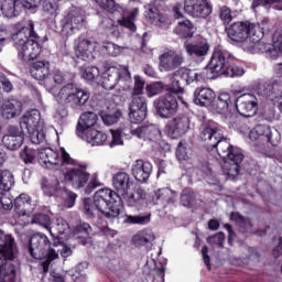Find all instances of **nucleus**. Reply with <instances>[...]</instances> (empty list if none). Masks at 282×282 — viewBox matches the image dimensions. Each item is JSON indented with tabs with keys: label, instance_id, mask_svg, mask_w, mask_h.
Here are the masks:
<instances>
[{
	"label": "nucleus",
	"instance_id": "1",
	"mask_svg": "<svg viewBox=\"0 0 282 282\" xmlns=\"http://www.w3.org/2000/svg\"><path fill=\"white\" fill-rule=\"evenodd\" d=\"M20 158L24 164H36L39 162L43 169L59 171L64 182L73 184L76 188H80L87 182L88 174L85 173L84 169H67V166H76V160L68 154L65 148L54 151L52 148L36 149L32 145H26L20 153Z\"/></svg>",
	"mask_w": 282,
	"mask_h": 282
},
{
	"label": "nucleus",
	"instance_id": "2",
	"mask_svg": "<svg viewBox=\"0 0 282 282\" xmlns=\"http://www.w3.org/2000/svg\"><path fill=\"white\" fill-rule=\"evenodd\" d=\"M224 132L214 123L203 127L200 140L210 149H216L218 155L225 160L223 171L229 178L235 180L239 175V164L243 162V153L239 148L231 147L227 140H223Z\"/></svg>",
	"mask_w": 282,
	"mask_h": 282
},
{
	"label": "nucleus",
	"instance_id": "3",
	"mask_svg": "<svg viewBox=\"0 0 282 282\" xmlns=\"http://www.w3.org/2000/svg\"><path fill=\"white\" fill-rule=\"evenodd\" d=\"M180 78L185 83V85H191L192 83H199V80L210 77L205 76L204 73H199V70L187 67L178 68L173 74L172 86L167 89L166 94L154 101L155 111L161 118H171V116H175V113H177V94H182V91H184Z\"/></svg>",
	"mask_w": 282,
	"mask_h": 282
},
{
	"label": "nucleus",
	"instance_id": "4",
	"mask_svg": "<svg viewBox=\"0 0 282 282\" xmlns=\"http://www.w3.org/2000/svg\"><path fill=\"white\" fill-rule=\"evenodd\" d=\"M29 252L33 259L40 261L44 260L42 262V268L45 273L50 270V263L58 258V252L64 259L72 257V248L63 242H59L58 245L54 242L52 246L50 238L43 232H36L31 236L29 241Z\"/></svg>",
	"mask_w": 282,
	"mask_h": 282
},
{
	"label": "nucleus",
	"instance_id": "5",
	"mask_svg": "<svg viewBox=\"0 0 282 282\" xmlns=\"http://www.w3.org/2000/svg\"><path fill=\"white\" fill-rule=\"evenodd\" d=\"M122 198L118 193L109 188L98 189L94 198L84 199V213L87 217H96L98 213L107 219H118L120 216Z\"/></svg>",
	"mask_w": 282,
	"mask_h": 282
},
{
	"label": "nucleus",
	"instance_id": "6",
	"mask_svg": "<svg viewBox=\"0 0 282 282\" xmlns=\"http://www.w3.org/2000/svg\"><path fill=\"white\" fill-rule=\"evenodd\" d=\"M34 39H39L34 32V22L29 21L26 26L21 23L13 26L12 41L20 61H34L41 55V44Z\"/></svg>",
	"mask_w": 282,
	"mask_h": 282
},
{
	"label": "nucleus",
	"instance_id": "7",
	"mask_svg": "<svg viewBox=\"0 0 282 282\" xmlns=\"http://www.w3.org/2000/svg\"><path fill=\"white\" fill-rule=\"evenodd\" d=\"M267 23V21H262L258 24L251 22H236L227 29V36L230 41H234V43H239L245 52H252L254 45L263 39V30Z\"/></svg>",
	"mask_w": 282,
	"mask_h": 282
},
{
	"label": "nucleus",
	"instance_id": "8",
	"mask_svg": "<svg viewBox=\"0 0 282 282\" xmlns=\"http://www.w3.org/2000/svg\"><path fill=\"white\" fill-rule=\"evenodd\" d=\"M0 282H14L17 279V272L14 265L8 263V261H14L19 250L17 249V242L10 235H6L0 230ZM4 259V260H3Z\"/></svg>",
	"mask_w": 282,
	"mask_h": 282
},
{
	"label": "nucleus",
	"instance_id": "9",
	"mask_svg": "<svg viewBox=\"0 0 282 282\" xmlns=\"http://www.w3.org/2000/svg\"><path fill=\"white\" fill-rule=\"evenodd\" d=\"M46 89L54 96L56 102L62 105V107H65V105L83 107V105L89 100V93L73 83L66 84L59 88V90H56L54 84L50 83V79H47Z\"/></svg>",
	"mask_w": 282,
	"mask_h": 282
},
{
	"label": "nucleus",
	"instance_id": "10",
	"mask_svg": "<svg viewBox=\"0 0 282 282\" xmlns=\"http://www.w3.org/2000/svg\"><path fill=\"white\" fill-rule=\"evenodd\" d=\"M41 188L47 197H56L57 202L65 208H74L76 204V193L67 191L56 176L43 178Z\"/></svg>",
	"mask_w": 282,
	"mask_h": 282
},
{
	"label": "nucleus",
	"instance_id": "11",
	"mask_svg": "<svg viewBox=\"0 0 282 282\" xmlns=\"http://www.w3.org/2000/svg\"><path fill=\"white\" fill-rule=\"evenodd\" d=\"M142 94H144V79L137 75L134 76V88L129 106V118L134 124L144 121V118H147V99Z\"/></svg>",
	"mask_w": 282,
	"mask_h": 282
},
{
	"label": "nucleus",
	"instance_id": "12",
	"mask_svg": "<svg viewBox=\"0 0 282 282\" xmlns=\"http://www.w3.org/2000/svg\"><path fill=\"white\" fill-rule=\"evenodd\" d=\"M120 83L122 89H129L131 85V73L127 66H108L105 68V72L101 74V87L104 89H115L116 86Z\"/></svg>",
	"mask_w": 282,
	"mask_h": 282
},
{
	"label": "nucleus",
	"instance_id": "13",
	"mask_svg": "<svg viewBox=\"0 0 282 282\" xmlns=\"http://www.w3.org/2000/svg\"><path fill=\"white\" fill-rule=\"evenodd\" d=\"M21 129H26L29 138L33 144L45 142V132L41 124V112L37 109H32L23 115L20 120Z\"/></svg>",
	"mask_w": 282,
	"mask_h": 282
},
{
	"label": "nucleus",
	"instance_id": "14",
	"mask_svg": "<svg viewBox=\"0 0 282 282\" xmlns=\"http://www.w3.org/2000/svg\"><path fill=\"white\" fill-rule=\"evenodd\" d=\"M210 111L220 116L221 120L227 124L237 122V107L232 104V97L228 93H221L217 99L212 102Z\"/></svg>",
	"mask_w": 282,
	"mask_h": 282
},
{
	"label": "nucleus",
	"instance_id": "15",
	"mask_svg": "<svg viewBox=\"0 0 282 282\" xmlns=\"http://www.w3.org/2000/svg\"><path fill=\"white\" fill-rule=\"evenodd\" d=\"M272 130H270V127L258 124L249 132V139L251 142L254 143V147H257L258 151H263V147L268 144H272V147H276L279 144V139H273Z\"/></svg>",
	"mask_w": 282,
	"mask_h": 282
},
{
	"label": "nucleus",
	"instance_id": "16",
	"mask_svg": "<svg viewBox=\"0 0 282 282\" xmlns=\"http://www.w3.org/2000/svg\"><path fill=\"white\" fill-rule=\"evenodd\" d=\"M184 12L193 19H206L213 13V7L208 0H184Z\"/></svg>",
	"mask_w": 282,
	"mask_h": 282
},
{
	"label": "nucleus",
	"instance_id": "17",
	"mask_svg": "<svg viewBox=\"0 0 282 282\" xmlns=\"http://www.w3.org/2000/svg\"><path fill=\"white\" fill-rule=\"evenodd\" d=\"M131 191L126 192L122 195L121 202H123L126 206H129L130 208H137L138 210L147 208V206H149V198H147V193H144V191L140 187H132Z\"/></svg>",
	"mask_w": 282,
	"mask_h": 282
},
{
	"label": "nucleus",
	"instance_id": "18",
	"mask_svg": "<svg viewBox=\"0 0 282 282\" xmlns=\"http://www.w3.org/2000/svg\"><path fill=\"white\" fill-rule=\"evenodd\" d=\"M258 109L259 101L257 100V97L254 95L245 94L238 98L236 111H238L240 116H245V118H252V116H257Z\"/></svg>",
	"mask_w": 282,
	"mask_h": 282
},
{
	"label": "nucleus",
	"instance_id": "19",
	"mask_svg": "<svg viewBox=\"0 0 282 282\" xmlns=\"http://www.w3.org/2000/svg\"><path fill=\"white\" fill-rule=\"evenodd\" d=\"M183 63L184 56L173 50L166 51L159 56L160 72H173Z\"/></svg>",
	"mask_w": 282,
	"mask_h": 282
},
{
	"label": "nucleus",
	"instance_id": "20",
	"mask_svg": "<svg viewBox=\"0 0 282 282\" xmlns=\"http://www.w3.org/2000/svg\"><path fill=\"white\" fill-rule=\"evenodd\" d=\"M230 64V54L216 50L208 64L209 72L216 76H225Z\"/></svg>",
	"mask_w": 282,
	"mask_h": 282
},
{
	"label": "nucleus",
	"instance_id": "21",
	"mask_svg": "<svg viewBox=\"0 0 282 282\" xmlns=\"http://www.w3.org/2000/svg\"><path fill=\"white\" fill-rule=\"evenodd\" d=\"M144 17L151 25H155V28L160 30H169V28H171V18L162 13L159 8L148 6Z\"/></svg>",
	"mask_w": 282,
	"mask_h": 282
},
{
	"label": "nucleus",
	"instance_id": "22",
	"mask_svg": "<svg viewBox=\"0 0 282 282\" xmlns=\"http://www.w3.org/2000/svg\"><path fill=\"white\" fill-rule=\"evenodd\" d=\"M48 232L53 239H58L59 241H67L72 237L69 223L61 217L52 220Z\"/></svg>",
	"mask_w": 282,
	"mask_h": 282
},
{
	"label": "nucleus",
	"instance_id": "23",
	"mask_svg": "<svg viewBox=\"0 0 282 282\" xmlns=\"http://www.w3.org/2000/svg\"><path fill=\"white\" fill-rule=\"evenodd\" d=\"M74 50L77 58L91 61V58H94V52L98 50V44L95 41L79 37L75 41Z\"/></svg>",
	"mask_w": 282,
	"mask_h": 282
},
{
	"label": "nucleus",
	"instance_id": "24",
	"mask_svg": "<svg viewBox=\"0 0 282 282\" xmlns=\"http://www.w3.org/2000/svg\"><path fill=\"white\" fill-rule=\"evenodd\" d=\"M24 140L23 131L17 127H9L8 133L2 137V144L9 151H17L21 149Z\"/></svg>",
	"mask_w": 282,
	"mask_h": 282
},
{
	"label": "nucleus",
	"instance_id": "25",
	"mask_svg": "<svg viewBox=\"0 0 282 282\" xmlns=\"http://www.w3.org/2000/svg\"><path fill=\"white\" fill-rule=\"evenodd\" d=\"M132 135L143 140V142H158L162 138V131L155 124L142 126L132 130Z\"/></svg>",
	"mask_w": 282,
	"mask_h": 282
},
{
	"label": "nucleus",
	"instance_id": "26",
	"mask_svg": "<svg viewBox=\"0 0 282 282\" xmlns=\"http://www.w3.org/2000/svg\"><path fill=\"white\" fill-rule=\"evenodd\" d=\"M83 15L77 8H74L66 17V22L62 28V33L64 36H72L75 30H79L83 25Z\"/></svg>",
	"mask_w": 282,
	"mask_h": 282
},
{
	"label": "nucleus",
	"instance_id": "27",
	"mask_svg": "<svg viewBox=\"0 0 282 282\" xmlns=\"http://www.w3.org/2000/svg\"><path fill=\"white\" fill-rule=\"evenodd\" d=\"M191 127V121L188 118H175L167 124V135L175 140L182 138Z\"/></svg>",
	"mask_w": 282,
	"mask_h": 282
},
{
	"label": "nucleus",
	"instance_id": "28",
	"mask_svg": "<svg viewBox=\"0 0 282 282\" xmlns=\"http://www.w3.org/2000/svg\"><path fill=\"white\" fill-rule=\"evenodd\" d=\"M184 48L188 56H206L208 54V51L210 50V45L208 44V41L204 37H198L196 41L189 42L186 41L184 43Z\"/></svg>",
	"mask_w": 282,
	"mask_h": 282
},
{
	"label": "nucleus",
	"instance_id": "29",
	"mask_svg": "<svg viewBox=\"0 0 282 282\" xmlns=\"http://www.w3.org/2000/svg\"><path fill=\"white\" fill-rule=\"evenodd\" d=\"M34 208H36V205L32 203V197L28 194H20L14 199V212L19 217H29L34 213Z\"/></svg>",
	"mask_w": 282,
	"mask_h": 282
},
{
	"label": "nucleus",
	"instance_id": "30",
	"mask_svg": "<svg viewBox=\"0 0 282 282\" xmlns=\"http://www.w3.org/2000/svg\"><path fill=\"white\" fill-rule=\"evenodd\" d=\"M132 175L137 182L144 184L149 177H151V173H153V165L143 160H137L131 167Z\"/></svg>",
	"mask_w": 282,
	"mask_h": 282
},
{
	"label": "nucleus",
	"instance_id": "31",
	"mask_svg": "<svg viewBox=\"0 0 282 282\" xmlns=\"http://www.w3.org/2000/svg\"><path fill=\"white\" fill-rule=\"evenodd\" d=\"M112 186L117 193L121 196L126 195L131 188H133V181L127 172H117L112 176Z\"/></svg>",
	"mask_w": 282,
	"mask_h": 282
},
{
	"label": "nucleus",
	"instance_id": "32",
	"mask_svg": "<svg viewBox=\"0 0 282 282\" xmlns=\"http://www.w3.org/2000/svg\"><path fill=\"white\" fill-rule=\"evenodd\" d=\"M31 76H33L35 80H42L44 87L47 89V80L52 83V77L50 76V62H35L31 67Z\"/></svg>",
	"mask_w": 282,
	"mask_h": 282
},
{
	"label": "nucleus",
	"instance_id": "33",
	"mask_svg": "<svg viewBox=\"0 0 282 282\" xmlns=\"http://www.w3.org/2000/svg\"><path fill=\"white\" fill-rule=\"evenodd\" d=\"M66 169H70V170H80L84 169V173L88 174L87 180L85 182V184L83 186L76 187L74 186V184H72L73 188H85V193L86 195H90V193L95 189L98 188L99 186H102V184L100 183V180H98V173H94L90 177L89 181V173L87 172V164L85 165H78V162H76L75 165H67Z\"/></svg>",
	"mask_w": 282,
	"mask_h": 282
},
{
	"label": "nucleus",
	"instance_id": "34",
	"mask_svg": "<svg viewBox=\"0 0 282 282\" xmlns=\"http://www.w3.org/2000/svg\"><path fill=\"white\" fill-rule=\"evenodd\" d=\"M258 50L260 52H265V54L272 61L276 58H282V37L276 39V34L273 36V44H265L263 42L258 44Z\"/></svg>",
	"mask_w": 282,
	"mask_h": 282
},
{
	"label": "nucleus",
	"instance_id": "35",
	"mask_svg": "<svg viewBox=\"0 0 282 282\" xmlns=\"http://www.w3.org/2000/svg\"><path fill=\"white\" fill-rule=\"evenodd\" d=\"M78 138L90 144V147H105L107 140H109L107 133L96 129H90Z\"/></svg>",
	"mask_w": 282,
	"mask_h": 282
},
{
	"label": "nucleus",
	"instance_id": "36",
	"mask_svg": "<svg viewBox=\"0 0 282 282\" xmlns=\"http://www.w3.org/2000/svg\"><path fill=\"white\" fill-rule=\"evenodd\" d=\"M96 122H98V115L91 111L83 112L76 128L77 135L79 137L87 133V131L91 130V127H94Z\"/></svg>",
	"mask_w": 282,
	"mask_h": 282
},
{
	"label": "nucleus",
	"instance_id": "37",
	"mask_svg": "<svg viewBox=\"0 0 282 282\" xmlns=\"http://www.w3.org/2000/svg\"><path fill=\"white\" fill-rule=\"evenodd\" d=\"M23 112V104L17 99H10L2 104L1 115L7 120L17 118L20 113Z\"/></svg>",
	"mask_w": 282,
	"mask_h": 282
},
{
	"label": "nucleus",
	"instance_id": "38",
	"mask_svg": "<svg viewBox=\"0 0 282 282\" xmlns=\"http://www.w3.org/2000/svg\"><path fill=\"white\" fill-rule=\"evenodd\" d=\"M194 102L199 107H210L215 100V91L210 88H200L194 94Z\"/></svg>",
	"mask_w": 282,
	"mask_h": 282
},
{
	"label": "nucleus",
	"instance_id": "39",
	"mask_svg": "<svg viewBox=\"0 0 282 282\" xmlns=\"http://www.w3.org/2000/svg\"><path fill=\"white\" fill-rule=\"evenodd\" d=\"M140 15V9L133 8L129 11L128 15H122L121 19H118L117 22L119 25L127 28L130 32H135V21H138V17Z\"/></svg>",
	"mask_w": 282,
	"mask_h": 282
},
{
	"label": "nucleus",
	"instance_id": "40",
	"mask_svg": "<svg viewBox=\"0 0 282 282\" xmlns=\"http://www.w3.org/2000/svg\"><path fill=\"white\" fill-rule=\"evenodd\" d=\"M175 34L183 36V39H191L195 34V25L191 20L178 21L175 28Z\"/></svg>",
	"mask_w": 282,
	"mask_h": 282
},
{
	"label": "nucleus",
	"instance_id": "41",
	"mask_svg": "<svg viewBox=\"0 0 282 282\" xmlns=\"http://www.w3.org/2000/svg\"><path fill=\"white\" fill-rule=\"evenodd\" d=\"M154 199H156V203L166 202L167 204H175L177 202V192H173L169 187L161 188L154 193Z\"/></svg>",
	"mask_w": 282,
	"mask_h": 282
},
{
	"label": "nucleus",
	"instance_id": "42",
	"mask_svg": "<svg viewBox=\"0 0 282 282\" xmlns=\"http://www.w3.org/2000/svg\"><path fill=\"white\" fill-rule=\"evenodd\" d=\"M21 10V0H4L1 4V12L8 18L17 17Z\"/></svg>",
	"mask_w": 282,
	"mask_h": 282
},
{
	"label": "nucleus",
	"instance_id": "43",
	"mask_svg": "<svg viewBox=\"0 0 282 282\" xmlns=\"http://www.w3.org/2000/svg\"><path fill=\"white\" fill-rule=\"evenodd\" d=\"M14 186V175L8 170H0V191H10Z\"/></svg>",
	"mask_w": 282,
	"mask_h": 282
},
{
	"label": "nucleus",
	"instance_id": "44",
	"mask_svg": "<svg viewBox=\"0 0 282 282\" xmlns=\"http://www.w3.org/2000/svg\"><path fill=\"white\" fill-rule=\"evenodd\" d=\"M110 133L112 135V140L109 143V147L111 149H113V147H122V144H124V135H127V130H110Z\"/></svg>",
	"mask_w": 282,
	"mask_h": 282
},
{
	"label": "nucleus",
	"instance_id": "45",
	"mask_svg": "<svg viewBox=\"0 0 282 282\" xmlns=\"http://www.w3.org/2000/svg\"><path fill=\"white\" fill-rule=\"evenodd\" d=\"M164 90V84L162 82H154L145 85V95L148 98H153Z\"/></svg>",
	"mask_w": 282,
	"mask_h": 282
},
{
	"label": "nucleus",
	"instance_id": "46",
	"mask_svg": "<svg viewBox=\"0 0 282 282\" xmlns=\"http://www.w3.org/2000/svg\"><path fill=\"white\" fill-rule=\"evenodd\" d=\"M80 72L85 80H96L100 76V70L95 66H84Z\"/></svg>",
	"mask_w": 282,
	"mask_h": 282
},
{
	"label": "nucleus",
	"instance_id": "47",
	"mask_svg": "<svg viewBox=\"0 0 282 282\" xmlns=\"http://www.w3.org/2000/svg\"><path fill=\"white\" fill-rule=\"evenodd\" d=\"M100 116L105 124L111 126V124H116V122H118V120L122 118V112L120 110H117L113 113L101 111Z\"/></svg>",
	"mask_w": 282,
	"mask_h": 282
},
{
	"label": "nucleus",
	"instance_id": "48",
	"mask_svg": "<svg viewBox=\"0 0 282 282\" xmlns=\"http://www.w3.org/2000/svg\"><path fill=\"white\" fill-rule=\"evenodd\" d=\"M230 220L235 221L237 226L243 228L245 230H250L252 228V223L248 218H243V216L239 215L238 213H232L230 215Z\"/></svg>",
	"mask_w": 282,
	"mask_h": 282
},
{
	"label": "nucleus",
	"instance_id": "49",
	"mask_svg": "<svg viewBox=\"0 0 282 282\" xmlns=\"http://www.w3.org/2000/svg\"><path fill=\"white\" fill-rule=\"evenodd\" d=\"M133 239L135 243H138L139 246H144L145 243H151V241H153L155 237L153 236V232H151L150 230H143L139 232L137 236H134Z\"/></svg>",
	"mask_w": 282,
	"mask_h": 282
},
{
	"label": "nucleus",
	"instance_id": "50",
	"mask_svg": "<svg viewBox=\"0 0 282 282\" xmlns=\"http://www.w3.org/2000/svg\"><path fill=\"white\" fill-rule=\"evenodd\" d=\"M31 224H39V226H42L50 232V228L52 227V219H50V216L45 214H39L33 217Z\"/></svg>",
	"mask_w": 282,
	"mask_h": 282
},
{
	"label": "nucleus",
	"instance_id": "51",
	"mask_svg": "<svg viewBox=\"0 0 282 282\" xmlns=\"http://www.w3.org/2000/svg\"><path fill=\"white\" fill-rule=\"evenodd\" d=\"M192 151L184 145V142H180L176 149V158L180 162L191 160Z\"/></svg>",
	"mask_w": 282,
	"mask_h": 282
},
{
	"label": "nucleus",
	"instance_id": "52",
	"mask_svg": "<svg viewBox=\"0 0 282 282\" xmlns=\"http://www.w3.org/2000/svg\"><path fill=\"white\" fill-rule=\"evenodd\" d=\"M151 223V214L145 216H127L126 224H139L140 226H147Z\"/></svg>",
	"mask_w": 282,
	"mask_h": 282
},
{
	"label": "nucleus",
	"instance_id": "53",
	"mask_svg": "<svg viewBox=\"0 0 282 282\" xmlns=\"http://www.w3.org/2000/svg\"><path fill=\"white\" fill-rule=\"evenodd\" d=\"M58 0H45L43 3L44 12H47L51 17L58 14Z\"/></svg>",
	"mask_w": 282,
	"mask_h": 282
},
{
	"label": "nucleus",
	"instance_id": "54",
	"mask_svg": "<svg viewBox=\"0 0 282 282\" xmlns=\"http://www.w3.org/2000/svg\"><path fill=\"white\" fill-rule=\"evenodd\" d=\"M246 74V70L241 66L237 65H228L227 70L225 72V76H228L229 78H238L239 76H243Z\"/></svg>",
	"mask_w": 282,
	"mask_h": 282
},
{
	"label": "nucleus",
	"instance_id": "55",
	"mask_svg": "<svg viewBox=\"0 0 282 282\" xmlns=\"http://www.w3.org/2000/svg\"><path fill=\"white\" fill-rule=\"evenodd\" d=\"M99 8L107 10V12H122V7L117 6L113 11V0H95Z\"/></svg>",
	"mask_w": 282,
	"mask_h": 282
},
{
	"label": "nucleus",
	"instance_id": "56",
	"mask_svg": "<svg viewBox=\"0 0 282 282\" xmlns=\"http://www.w3.org/2000/svg\"><path fill=\"white\" fill-rule=\"evenodd\" d=\"M104 47L110 56H120V54H122V50H124L122 46H119L111 42L105 43Z\"/></svg>",
	"mask_w": 282,
	"mask_h": 282
},
{
	"label": "nucleus",
	"instance_id": "57",
	"mask_svg": "<svg viewBox=\"0 0 282 282\" xmlns=\"http://www.w3.org/2000/svg\"><path fill=\"white\" fill-rule=\"evenodd\" d=\"M194 199H195V194L191 191H185L181 195V204H182V206H185L186 208H191L193 206Z\"/></svg>",
	"mask_w": 282,
	"mask_h": 282
},
{
	"label": "nucleus",
	"instance_id": "58",
	"mask_svg": "<svg viewBox=\"0 0 282 282\" xmlns=\"http://www.w3.org/2000/svg\"><path fill=\"white\" fill-rule=\"evenodd\" d=\"M52 85L56 89V85H63L65 83V76H63V72L59 69H55L53 73V76L50 75Z\"/></svg>",
	"mask_w": 282,
	"mask_h": 282
},
{
	"label": "nucleus",
	"instance_id": "59",
	"mask_svg": "<svg viewBox=\"0 0 282 282\" xmlns=\"http://www.w3.org/2000/svg\"><path fill=\"white\" fill-rule=\"evenodd\" d=\"M39 6H41V0H20V9L36 10Z\"/></svg>",
	"mask_w": 282,
	"mask_h": 282
},
{
	"label": "nucleus",
	"instance_id": "60",
	"mask_svg": "<svg viewBox=\"0 0 282 282\" xmlns=\"http://www.w3.org/2000/svg\"><path fill=\"white\" fill-rule=\"evenodd\" d=\"M207 241L214 246H224V241H226V236L224 232H218L213 237L207 238Z\"/></svg>",
	"mask_w": 282,
	"mask_h": 282
},
{
	"label": "nucleus",
	"instance_id": "61",
	"mask_svg": "<svg viewBox=\"0 0 282 282\" xmlns=\"http://www.w3.org/2000/svg\"><path fill=\"white\" fill-rule=\"evenodd\" d=\"M220 19L224 21V23H230L232 21V13L230 11V8L223 7L220 9Z\"/></svg>",
	"mask_w": 282,
	"mask_h": 282
},
{
	"label": "nucleus",
	"instance_id": "62",
	"mask_svg": "<svg viewBox=\"0 0 282 282\" xmlns=\"http://www.w3.org/2000/svg\"><path fill=\"white\" fill-rule=\"evenodd\" d=\"M0 204L3 210H12V208H14V204L12 203V199L8 197L0 198Z\"/></svg>",
	"mask_w": 282,
	"mask_h": 282
},
{
	"label": "nucleus",
	"instance_id": "63",
	"mask_svg": "<svg viewBox=\"0 0 282 282\" xmlns=\"http://www.w3.org/2000/svg\"><path fill=\"white\" fill-rule=\"evenodd\" d=\"M164 272L166 268L162 267L155 270V276L152 282H164Z\"/></svg>",
	"mask_w": 282,
	"mask_h": 282
},
{
	"label": "nucleus",
	"instance_id": "64",
	"mask_svg": "<svg viewBox=\"0 0 282 282\" xmlns=\"http://www.w3.org/2000/svg\"><path fill=\"white\" fill-rule=\"evenodd\" d=\"M202 254H203V261L207 268V270H210V257H208V247L204 246L202 248Z\"/></svg>",
	"mask_w": 282,
	"mask_h": 282
}]
</instances>
